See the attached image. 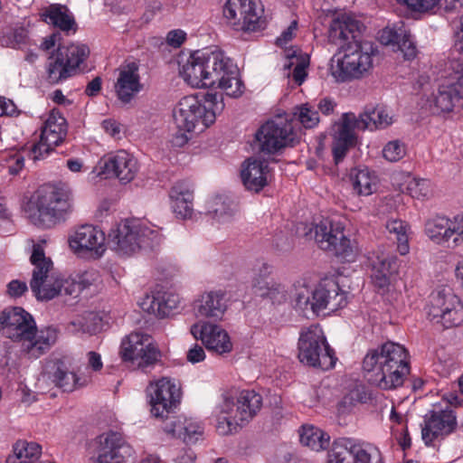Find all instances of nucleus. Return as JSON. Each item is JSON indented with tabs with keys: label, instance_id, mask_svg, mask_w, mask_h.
I'll return each mask as SVG.
<instances>
[{
	"label": "nucleus",
	"instance_id": "obj_1",
	"mask_svg": "<svg viewBox=\"0 0 463 463\" xmlns=\"http://www.w3.org/2000/svg\"><path fill=\"white\" fill-rule=\"evenodd\" d=\"M0 329L7 338L20 343L22 351L30 358L45 354L58 339L55 327L37 330L33 317L19 307H9L0 313Z\"/></svg>",
	"mask_w": 463,
	"mask_h": 463
},
{
	"label": "nucleus",
	"instance_id": "obj_2",
	"mask_svg": "<svg viewBox=\"0 0 463 463\" xmlns=\"http://www.w3.org/2000/svg\"><path fill=\"white\" fill-rule=\"evenodd\" d=\"M363 371L371 384L383 390L395 389L410 373L408 352L397 343L387 342L367 352Z\"/></svg>",
	"mask_w": 463,
	"mask_h": 463
},
{
	"label": "nucleus",
	"instance_id": "obj_3",
	"mask_svg": "<svg viewBox=\"0 0 463 463\" xmlns=\"http://www.w3.org/2000/svg\"><path fill=\"white\" fill-rule=\"evenodd\" d=\"M72 211V193L64 184L41 186L25 207L27 218L40 228H51L64 222Z\"/></svg>",
	"mask_w": 463,
	"mask_h": 463
},
{
	"label": "nucleus",
	"instance_id": "obj_4",
	"mask_svg": "<svg viewBox=\"0 0 463 463\" xmlns=\"http://www.w3.org/2000/svg\"><path fill=\"white\" fill-rule=\"evenodd\" d=\"M346 305V293L334 279H326L314 290L305 284L296 287L294 307L305 317L311 312L318 315L321 311L334 312Z\"/></svg>",
	"mask_w": 463,
	"mask_h": 463
},
{
	"label": "nucleus",
	"instance_id": "obj_5",
	"mask_svg": "<svg viewBox=\"0 0 463 463\" xmlns=\"http://www.w3.org/2000/svg\"><path fill=\"white\" fill-rule=\"evenodd\" d=\"M224 109L222 95L207 93L204 103L195 96L182 98L174 109L173 117L177 128L193 131L198 124L208 127Z\"/></svg>",
	"mask_w": 463,
	"mask_h": 463
},
{
	"label": "nucleus",
	"instance_id": "obj_6",
	"mask_svg": "<svg viewBox=\"0 0 463 463\" xmlns=\"http://www.w3.org/2000/svg\"><path fill=\"white\" fill-rule=\"evenodd\" d=\"M377 50L370 42L349 43L342 57L331 59L330 73L338 82L364 77L373 68V57Z\"/></svg>",
	"mask_w": 463,
	"mask_h": 463
},
{
	"label": "nucleus",
	"instance_id": "obj_7",
	"mask_svg": "<svg viewBox=\"0 0 463 463\" xmlns=\"http://www.w3.org/2000/svg\"><path fill=\"white\" fill-rule=\"evenodd\" d=\"M201 55L205 68V87L219 88L233 98L243 93L244 86L239 77V69L229 57L221 51L201 52Z\"/></svg>",
	"mask_w": 463,
	"mask_h": 463
},
{
	"label": "nucleus",
	"instance_id": "obj_8",
	"mask_svg": "<svg viewBox=\"0 0 463 463\" xmlns=\"http://www.w3.org/2000/svg\"><path fill=\"white\" fill-rule=\"evenodd\" d=\"M159 234L138 220H126L109 234V241L120 255L129 256L141 248L153 247Z\"/></svg>",
	"mask_w": 463,
	"mask_h": 463
},
{
	"label": "nucleus",
	"instance_id": "obj_9",
	"mask_svg": "<svg viewBox=\"0 0 463 463\" xmlns=\"http://www.w3.org/2000/svg\"><path fill=\"white\" fill-rule=\"evenodd\" d=\"M298 347V359L302 364L322 370H329L335 366V352L327 344L318 325H311L301 329Z\"/></svg>",
	"mask_w": 463,
	"mask_h": 463
},
{
	"label": "nucleus",
	"instance_id": "obj_10",
	"mask_svg": "<svg viewBox=\"0 0 463 463\" xmlns=\"http://www.w3.org/2000/svg\"><path fill=\"white\" fill-rule=\"evenodd\" d=\"M317 246L344 261H352L356 255L355 245L344 232L340 222L323 220L310 230Z\"/></svg>",
	"mask_w": 463,
	"mask_h": 463
},
{
	"label": "nucleus",
	"instance_id": "obj_11",
	"mask_svg": "<svg viewBox=\"0 0 463 463\" xmlns=\"http://www.w3.org/2000/svg\"><path fill=\"white\" fill-rule=\"evenodd\" d=\"M260 0H227L223 16L236 31L255 32L265 25Z\"/></svg>",
	"mask_w": 463,
	"mask_h": 463
},
{
	"label": "nucleus",
	"instance_id": "obj_12",
	"mask_svg": "<svg viewBox=\"0 0 463 463\" xmlns=\"http://www.w3.org/2000/svg\"><path fill=\"white\" fill-rule=\"evenodd\" d=\"M427 315L444 328L459 326L463 324V303L450 289L438 290L430 295Z\"/></svg>",
	"mask_w": 463,
	"mask_h": 463
},
{
	"label": "nucleus",
	"instance_id": "obj_13",
	"mask_svg": "<svg viewBox=\"0 0 463 463\" xmlns=\"http://www.w3.org/2000/svg\"><path fill=\"white\" fill-rule=\"evenodd\" d=\"M295 140L290 122L281 118L269 120L256 132L254 147L260 153L272 155Z\"/></svg>",
	"mask_w": 463,
	"mask_h": 463
},
{
	"label": "nucleus",
	"instance_id": "obj_14",
	"mask_svg": "<svg viewBox=\"0 0 463 463\" xmlns=\"http://www.w3.org/2000/svg\"><path fill=\"white\" fill-rule=\"evenodd\" d=\"M67 132L65 118L60 111L52 109L42 128L40 141L32 146L29 157L34 162L43 159L55 146L63 142Z\"/></svg>",
	"mask_w": 463,
	"mask_h": 463
},
{
	"label": "nucleus",
	"instance_id": "obj_15",
	"mask_svg": "<svg viewBox=\"0 0 463 463\" xmlns=\"http://www.w3.org/2000/svg\"><path fill=\"white\" fill-rule=\"evenodd\" d=\"M425 234L440 246L458 247L463 243V214L448 218L437 215L425 223Z\"/></svg>",
	"mask_w": 463,
	"mask_h": 463
},
{
	"label": "nucleus",
	"instance_id": "obj_16",
	"mask_svg": "<svg viewBox=\"0 0 463 463\" xmlns=\"http://www.w3.org/2000/svg\"><path fill=\"white\" fill-rule=\"evenodd\" d=\"M96 456L90 463H125L126 457H130L134 450L125 437L118 431H108L95 439Z\"/></svg>",
	"mask_w": 463,
	"mask_h": 463
},
{
	"label": "nucleus",
	"instance_id": "obj_17",
	"mask_svg": "<svg viewBox=\"0 0 463 463\" xmlns=\"http://www.w3.org/2000/svg\"><path fill=\"white\" fill-rule=\"evenodd\" d=\"M120 354L124 361L137 362L146 367L157 362L160 353L148 335L132 333L121 344Z\"/></svg>",
	"mask_w": 463,
	"mask_h": 463
},
{
	"label": "nucleus",
	"instance_id": "obj_18",
	"mask_svg": "<svg viewBox=\"0 0 463 463\" xmlns=\"http://www.w3.org/2000/svg\"><path fill=\"white\" fill-rule=\"evenodd\" d=\"M151 413L156 418L165 417L181 397L180 386L169 378L163 377L147 387Z\"/></svg>",
	"mask_w": 463,
	"mask_h": 463
},
{
	"label": "nucleus",
	"instance_id": "obj_19",
	"mask_svg": "<svg viewBox=\"0 0 463 463\" xmlns=\"http://www.w3.org/2000/svg\"><path fill=\"white\" fill-rule=\"evenodd\" d=\"M457 427V416L452 410H433L424 416L421 439L426 446H433L436 440L444 439L453 433Z\"/></svg>",
	"mask_w": 463,
	"mask_h": 463
},
{
	"label": "nucleus",
	"instance_id": "obj_20",
	"mask_svg": "<svg viewBox=\"0 0 463 463\" xmlns=\"http://www.w3.org/2000/svg\"><path fill=\"white\" fill-rule=\"evenodd\" d=\"M191 334L200 339L207 350L217 354H229L232 350L228 333L218 325L199 322L191 326Z\"/></svg>",
	"mask_w": 463,
	"mask_h": 463
},
{
	"label": "nucleus",
	"instance_id": "obj_21",
	"mask_svg": "<svg viewBox=\"0 0 463 463\" xmlns=\"http://www.w3.org/2000/svg\"><path fill=\"white\" fill-rule=\"evenodd\" d=\"M143 88L137 63L128 62L118 69L114 90L118 100L125 104L131 102Z\"/></svg>",
	"mask_w": 463,
	"mask_h": 463
},
{
	"label": "nucleus",
	"instance_id": "obj_22",
	"mask_svg": "<svg viewBox=\"0 0 463 463\" xmlns=\"http://www.w3.org/2000/svg\"><path fill=\"white\" fill-rule=\"evenodd\" d=\"M101 169L106 177H117L122 183H129L135 178L138 166L131 154L119 150L102 161Z\"/></svg>",
	"mask_w": 463,
	"mask_h": 463
},
{
	"label": "nucleus",
	"instance_id": "obj_23",
	"mask_svg": "<svg viewBox=\"0 0 463 463\" xmlns=\"http://www.w3.org/2000/svg\"><path fill=\"white\" fill-rule=\"evenodd\" d=\"M105 233L96 226L84 224L69 237L70 247L75 251H91L100 257L106 250Z\"/></svg>",
	"mask_w": 463,
	"mask_h": 463
},
{
	"label": "nucleus",
	"instance_id": "obj_24",
	"mask_svg": "<svg viewBox=\"0 0 463 463\" xmlns=\"http://www.w3.org/2000/svg\"><path fill=\"white\" fill-rule=\"evenodd\" d=\"M194 313L197 317L222 320L227 310V300L222 290L203 293L194 301Z\"/></svg>",
	"mask_w": 463,
	"mask_h": 463
},
{
	"label": "nucleus",
	"instance_id": "obj_25",
	"mask_svg": "<svg viewBox=\"0 0 463 463\" xmlns=\"http://www.w3.org/2000/svg\"><path fill=\"white\" fill-rule=\"evenodd\" d=\"M354 124H355L354 113L343 114L341 123L334 135L332 146L334 161L336 165L344 159L347 151L356 143Z\"/></svg>",
	"mask_w": 463,
	"mask_h": 463
},
{
	"label": "nucleus",
	"instance_id": "obj_26",
	"mask_svg": "<svg viewBox=\"0 0 463 463\" xmlns=\"http://www.w3.org/2000/svg\"><path fill=\"white\" fill-rule=\"evenodd\" d=\"M237 394L226 392L222 395V401L219 404V415L216 430L222 436L236 433L241 427L249 423V420H236Z\"/></svg>",
	"mask_w": 463,
	"mask_h": 463
},
{
	"label": "nucleus",
	"instance_id": "obj_27",
	"mask_svg": "<svg viewBox=\"0 0 463 463\" xmlns=\"http://www.w3.org/2000/svg\"><path fill=\"white\" fill-rule=\"evenodd\" d=\"M171 207L177 218L189 219L194 213V185L186 180L174 184L169 191Z\"/></svg>",
	"mask_w": 463,
	"mask_h": 463
},
{
	"label": "nucleus",
	"instance_id": "obj_28",
	"mask_svg": "<svg viewBox=\"0 0 463 463\" xmlns=\"http://www.w3.org/2000/svg\"><path fill=\"white\" fill-rule=\"evenodd\" d=\"M269 171L267 162L250 157L241 165V177L247 190L259 193L267 184Z\"/></svg>",
	"mask_w": 463,
	"mask_h": 463
},
{
	"label": "nucleus",
	"instance_id": "obj_29",
	"mask_svg": "<svg viewBox=\"0 0 463 463\" xmlns=\"http://www.w3.org/2000/svg\"><path fill=\"white\" fill-rule=\"evenodd\" d=\"M180 304L178 295L171 292L152 293L146 295L140 302L141 308L149 314L163 318L169 316L171 311L176 309Z\"/></svg>",
	"mask_w": 463,
	"mask_h": 463
},
{
	"label": "nucleus",
	"instance_id": "obj_30",
	"mask_svg": "<svg viewBox=\"0 0 463 463\" xmlns=\"http://www.w3.org/2000/svg\"><path fill=\"white\" fill-rule=\"evenodd\" d=\"M380 42L384 45L396 47L397 50L403 53L407 60H411L416 56V46L411 40V33L403 25L399 27H386L379 36Z\"/></svg>",
	"mask_w": 463,
	"mask_h": 463
},
{
	"label": "nucleus",
	"instance_id": "obj_31",
	"mask_svg": "<svg viewBox=\"0 0 463 463\" xmlns=\"http://www.w3.org/2000/svg\"><path fill=\"white\" fill-rule=\"evenodd\" d=\"M201 51L191 54L184 61H179V74L184 80L194 88H206L203 61Z\"/></svg>",
	"mask_w": 463,
	"mask_h": 463
},
{
	"label": "nucleus",
	"instance_id": "obj_32",
	"mask_svg": "<svg viewBox=\"0 0 463 463\" xmlns=\"http://www.w3.org/2000/svg\"><path fill=\"white\" fill-rule=\"evenodd\" d=\"M398 271L397 259L392 255L377 256L373 261L372 280L373 285L385 291L391 284V278Z\"/></svg>",
	"mask_w": 463,
	"mask_h": 463
},
{
	"label": "nucleus",
	"instance_id": "obj_33",
	"mask_svg": "<svg viewBox=\"0 0 463 463\" xmlns=\"http://www.w3.org/2000/svg\"><path fill=\"white\" fill-rule=\"evenodd\" d=\"M48 377L52 383L64 392H72L83 385L77 375L62 360L54 361L48 368Z\"/></svg>",
	"mask_w": 463,
	"mask_h": 463
},
{
	"label": "nucleus",
	"instance_id": "obj_34",
	"mask_svg": "<svg viewBox=\"0 0 463 463\" xmlns=\"http://www.w3.org/2000/svg\"><path fill=\"white\" fill-rule=\"evenodd\" d=\"M262 406V397L252 390H243L237 393L236 420H249L257 415Z\"/></svg>",
	"mask_w": 463,
	"mask_h": 463
},
{
	"label": "nucleus",
	"instance_id": "obj_35",
	"mask_svg": "<svg viewBox=\"0 0 463 463\" xmlns=\"http://www.w3.org/2000/svg\"><path fill=\"white\" fill-rule=\"evenodd\" d=\"M30 262L33 266L30 286H38L43 278L53 275V263L51 258L46 257L43 247L40 243L33 245Z\"/></svg>",
	"mask_w": 463,
	"mask_h": 463
},
{
	"label": "nucleus",
	"instance_id": "obj_36",
	"mask_svg": "<svg viewBox=\"0 0 463 463\" xmlns=\"http://www.w3.org/2000/svg\"><path fill=\"white\" fill-rule=\"evenodd\" d=\"M354 128L361 130L383 128L392 124V118L382 107L366 108L357 118L354 116Z\"/></svg>",
	"mask_w": 463,
	"mask_h": 463
},
{
	"label": "nucleus",
	"instance_id": "obj_37",
	"mask_svg": "<svg viewBox=\"0 0 463 463\" xmlns=\"http://www.w3.org/2000/svg\"><path fill=\"white\" fill-rule=\"evenodd\" d=\"M347 179L356 195L368 196L376 189V177L367 168H352Z\"/></svg>",
	"mask_w": 463,
	"mask_h": 463
},
{
	"label": "nucleus",
	"instance_id": "obj_38",
	"mask_svg": "<svg viewBox=\"0 0 463 463\" xmlns=\"http://www.w3.org/2000/svg\"><path fill=\"white\" fill-rule=\"evenodd\" d=\"M64 285L65 279L53 273V275L48 276L46 279L43 278L38 281V286H30V288L38 300L48 301L57 296L64 295Z\"/></svg>",
	"mask_w": 463,
	"mask_h": 463
},
{
	"label": "nucleus",
	"instance_id": "obj_39",
	"mask_svg": "<svg viewBox=\"0 0 463 463\" xmlns=\"http://www.w3.org/2000/svg\"><path fill=\"white\" fill-rule=\"evenodd\" d=\"M57 51L60 52L68 67L73 74L77 73L80 64L83 63L90 55V48L83 43H71L69 45H59Z\"/></svg>",
	"mask_w": 463,
	"mask_h": 463
},
{
	"label": "nucleus",
	"instance_id": "obj_40",
	"mask_svg": "<svg viewBox=\"0 0 463 463\" xmlns=\"http://www.w3.org/2000/svg\"><path fill=\"white\" fill-rule=\"evenodd\" d=\"M341 26H347V40L355 39L364 28V24L358 20L347 14H341L335 18L329 27L328 37L330 42L335 43V36H343Z\"/></svg>",
	"mask_w": 463,
	"mask_h": 463
},
{
	"label": "nucleus",
	"instance_id": "obj_41",
	"mask_svg": "<svg viewBox=\"0 0 463 463\" xmlns=\"http://www.w3.org/2000/svg\"><path fill=\"white\" fill-rule=\"evenodd\" d=\"M13 451L8 463H35L42 454V447L36 442L20 439L14 445Z\"/></svg>",
	"mask_w": 463,
	"mask_h": 463
},
{
	"label": "nucleus",
	"instance_id": "obj_42",
	"mask_svg": "<svg viewBox=\"0 0 463 463\" xmlns=\"http://www.w3.org/2000/svg\"><path fill=\"white\" fill-rule=\"evenodd\" d=\"M46 72L51 84H58L74 75L57 50L48 59Z\"/></svg>",
	"mask_w": 463,
	"mask_h": 463
},
{
	"label": "nucleus",
	"instance_id": "obj_43",
	"mask_svg": "<svg viewBox=\"0 0 463 463\" xmlns=\"http://www.w3.org/2000/svg\"><path fill=\"white\" fill-rule=\"evenodd\" d=\"M99 279V272L94 269L86 270L77 279H65L64 296L77 298L82 289L88 288Z\"/></svg>",
	"mask_w": 463,
	"mask_h": 463
},
{
	"label": "nucleus",
	"instance_id": "obj_44",
	"mask_svg": "<svg viewBox=\"0 0 463 463\" xmlns=\"http://www.w3.org/2000/svg\"><path fill=\"white\" fill-rule=\"evenodd\" d=\"M300 442L313 450L319 451L329 444V437L313 426H304L300 432Z\"/></svg>",
	"mask_w": 463,
	"mask_h": 463
},
{
	"label": "nucleus",
	"instance_id": "obj_45",
	"mask_svg": "<svg viewBox=\"0 0 463 463\" xmlns=\"http://www.w3.org/2000/svg\"><path fill=\"white\" fill-rule=\"evenodd\" d=\"M328 463H355L352 449V439L340 438L336 439L329 452Z\"/></svg>",
	"mask_w": 463,
	"mask_h": 463
},
{
	"label": "nucleus",
	"instance_id": "obj_46",
	"mask_svg": "<svg viewBox=\"0 0 463 463\" xmlns=\"http://www.w3.org/2000/svg\"><path fill=\"white\" fill-rule=\"evenodd\" d=\"M209 212L217 222H228L236 212V204L228 198L218 196L211 203Z\"/></svg>",
	"mask_w": 463,
	"mask_h": 463
},
{
	"label": "nucleus",
	"instance_id": "obj_47",
	"mask_svg": "<svg viewBox=\"0 0 463 463\" xmlns=\"http://www.w3.org/2000/svg\"><path fill=\"white\" fill-rule=\"evenodd\" d=\"M352 449L355 463H383L378 448L370 443H355L352 439Z\"/></svg>",
	"mask_w": 463,
	"mask_h": 463
},
{
	"label": "nucleus",
	"instance_id": "obj_48",
	"mask_svg": "<svg viewBox=\"0 0 463 463\" xmlns=\"http://www.w3.org/2000/svg\"><path fill=\"white\" fill-rule=\"evenodd\" d=\"M54 26L62 31H69L75 25L73 17L68 13V9L61 5H51L45 14Z\"/></svg>",
	"mask_w": 463,
	"mask_h": 463
},
{
	"label": "nucleus",
	"instance_id": "obj_49",
	"mask_svg": "<svg viewBox=\"0 0 463 463\" xmlns=\"http://www.w3.org/2000/svg\"><path fill=\"white\" fill-rule=\"evenodd\" d=\"M100 318L98 314L92 311H85L83 314L74 318L69 325L70 329L73 333H89L92 334L96 331Z\"/></svg>",
	"mask_w": 463,
	"mask_h": 463
},
{
	"label": "nucleus",
	"instance_id": "obj_50",
	"mask_svg": "<svg viewBox=\"0 0 463 463\" xmlns=\"http://www.w3.org/2000/svg\"><path fill=\"white\" fill-rule=\"evenodd\" d=\"M386 229L391 235H393L392 239H395L398 242V250L402 255H405L409 252L408 236L406 225L402 220H391L386 223Z\"/></svg>",
	"mask_w": 463,
	"mask_h": 463
},
{
	"label": "nucleus",
	"instance_id": "obj_51",
	"mask_svg": "<svg viewBox=\"0 0 463 463\" xmlns=\"http://www.w3.org/2000/svg\"><path fill=\"white\" fill-rule=\"evenodd\" d=\"M462 99L451 84L439 90L435 97V106L442 112H449L453 109L455 102Z\"/></svg>",
	"mask_w": 463,
	"mask_h": 463
},
{
	"label": "nucleus",
	"instance_id": "obj_52",
	"mask_svg": "<svg viewBox=\"0 0 463 463\" xmlns=\"http://www.w3.org/2000/svg\"><path fill=\"white\" fill-rule=\"evenodd\" d=\"M308 65V61L307 58H299L297 56H292L288 63H285L284 67L285 69H290L292 66H294L293 71H292V78L295 80L296 83L298 85H301L306 77H307V71L306 69Z\"/></svg>",
	"mask_w": 463,
	"mask_h": 463
},
{
	"label": "nucleus",
	"instance_id": "obj_53",
	"mask_svg": "<svg viewBox=\"0 0 463 463\" xmlns=\"http://www.w3.org/2000/svg\"><path fill=\"white\" fill-rule=\"evenodd\" d=\"M407 191L413 198H426L430 194V183L427 179L413 178L408 183Z\"/></svg>",
	"mask_w": 463,
	"mask_h": 463
},
{
	"label": "nucleus",
	"instance_id": "obj_54",
	"mask_svg": "<svg viewBox=\"0 0 463 463\" xmlns=\"http://www.w3.org/2000/svg\"><path fill=\"white\" fill-rule=\"evenodd\" d=\"M298 112L295 113L299 122L306 128H311L319 122V116L317 110L310 108L307 104L299 107Z\"/></svg>",
	"mask_w": 463,
	"mask_h": 463
},
{
	"label": "nucleus",
	"instance_id": "obj_55",
	"mask_svg": "<svg viewBox=\"0 0 463 463\" xmlns=\"http://www.w3.org/2000/svg\"><path fill=\"white\" fill-rule=\"evenodd\" d=\"M405 154V146L398 140L388 142L383 149V157L390 162L401 160Z\"/></svg>",
	"mask_w": 463,
	"mask_h": 463
},
{
	"label": "nucleus",
	"instance_id": "obj_56",
	"mask_svg": "<svg viewBox=\"0 0 463 463\" xmlns=\"http://www.w3.org/2000/svg\"><path fill=\"white\" fill-rule=\"evenodd\" d=\"M184 430V439L185 442H194L198 439V436L203 434V427L192 420H186L182 427Z\"/></svg>",
	"mask_w": 463,
	"mask_h": 463
},
{
	"label": "nucleus",
	"instance_id": "obj_57",
	"mask_svg": "<svg viewBox=\"0 0 463 463\" xmlns=\"http://www.w3.org/2000/svg\"><path fill=\"white\" fill-rule=\"evenodd\" d=\"M448 69L458 74L457 81L452 85L458 92V96L463 99V61L460 59H451L448 63Z\"/></svg>",
	"mask_w": 463,
	"mask_h": 463
},
{
	"label": "nucleus",
	"instance_id": "obj_58",
	"mask_svg": "<svg viewBox=\"0 0 463 463\" xmlns=\"http://www.w3.org/2000/svg\"><path fill=\"white\" fill-rule=\"evenodd\" d=\"M417 12H427L435 7L440 0H397Z\"/></svg>",
	"mask_w": 463,
	"mask_h": 463
},
{
	"label": "nucleus",
	"instance_id": "obj_59",
	"mask_svg": "<svg viewBox=\"0 0 463 463\" xmlns=\"http://www.w3.org/2000/svg\"><path fill=\"white\" fill-rule=\"evenodd\" d=\"M186 39V33L181 29H175L170 31L165 38V41L168 45L178 48L182 45V43Z\"/></svg>",
	"mask_w": 463,
	"mask_h": 463
},
{
	"label": "nucleus",
	"instance_id": "obj_60",
	"mask_svg": "<svg viewBox=\"0 0 463 463\" xmlns=\"http://www.w3.org/2000/svg\"><path fill=\"white\" fill-rule=\"evenodd\" d=\"M263 298H269L273 302H280L285 299V289L280 284L273 282L270 287L268 288V292H266Z\"/></svg>",
	"mask_w": 463,
	"mask_h": 463
},
{
	"label": "nucleus",
	"instance_id": "obj_61",
	"mask_svg": "<svg viewBox=\"0 0 463 463\" xmlns=\"http://www.w3.org/2000/svg\"><path fill=\"white\" fill-rule=\"evenodd\" d=\"M273 280H268V279L253 278L252 287L254 293L262 298L268 292V288L273 283Z\"/></svg>",
	"mask_w": 463,
	"mask_h": 463
},
{
	"label": "nucleus",
	"instance_id": "obj_62",
	"mask_svg": "<svg viewBox=\"0 0 463 463\" xmlns=\"http://www.w3.org/2000/svg\"><path fill=\"white\" fill-rule=\"evenodd\" d=\"M28 288L25 282L20 280H12L8 284V294L11 297L18 298L21 297L25 291H27Z\"/></svg>",
	"mask_w": 463,
	"mask_h": 463
},
{
	"label": "nucleus",
	"instance_id": "obj_63",
	"mask_svg": "<svg viewBox=\"0 0 463 463\" xmlns=\"http://www.w3.org/2000/svg\"><path fill=\"white\" fill-rule=\"evenodd\" d=\"M205 358V353L202 346L194 345L187 353V360L193 364L199 363Z\"/></svg>",
	"mask_w": 463,
	"mask_h": 463
},
{
	"label": "nucleus",
	"instance_id": "obj_64",
	"mask_svg": "<svg viewBox=\"0 0 463 463\" xmlns=\"http://www.w3.org/2000/svg\"><path fill=\"white\" fill-rule=\"evenodd\" d=\"M87 358H88V367L89 368H90L91 370H93L95 372L101 370V368L103 366V363H102L101 356L99 354H98L94 351H90L87 354Z\"/></svg>",
	"mask_w": 463,
	"mask_h": 463
}]
</instances>
